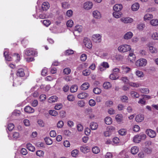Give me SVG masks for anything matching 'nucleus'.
Instances as JSON below:
<instances>
[{"label":"nucleus","instance_id":"obj_35","mask_svg":"<svg viewBox=\"0 0 158 158\" xmlns=\"http://www.w3.org/2000/svg\"><path fill=\"white\" fill-rule=\"evenodd\" d=\"M105 123L107 125H110L112 122L111 118L109 117H107L105 118Z\"/></svg>","mask_w":158,"mask_h":158},{"label":"nucleus","instance_id":"obj_37","mask_svg":"<svg viewBox=\"0 0 158 158\" xmlns=\"http://www.w3.org/2000/svg\"><path fill=\"white\" fill-rule=\"evenodd\" d=\"M133 141L135 143H139L140 142L141 139L139 135L135 136L133 139Z\"/></svg>","mask_w":158,"mask_h":158},{"label":"nucleus","instance_id":"obj_58","mask_svg":"<svg viewBox=\"0 0 158 158\" xmlns=\"http://www.w3.org/2000/svg\"><path fill=\"white\" fill-rule=\"evenodd\" d=\"M64 125V122L62 120L59 121L57 123V127L58 128H61Z\"/></svg>","mask_w":158,"mask_h":158},{"label":"nucleus","instance_id":"obj_7","mask_svg":"<svg viewBox=\"0 0 158 158\" xmlns=\"http://www.w3.org/2000/svg\"><path fill=\"white\" fill-rule=\"evenodd\" d=\"M24 56H30L35 55V53L33 51V50L31 48L26 49L24 51Z\"/></svg>","mask_w":158,"mask_h":158},{"label":"nucleus","instance_id":"obj_2","mask_svg":"<svg viewBox=\"0 0 158 158\" xmlns=\"http://www.w3.org/2000/svg\"><path fill=\"white\" fill-rule=\"evenodd\" d=\"M147 64L146 60L143 58L140 59L135 62V65L137 67H142L146 66Z\"/></svg>","mask_w":158,"mask_h":158},{"label":"nucleus","instance_id":"obj_23","mask_svg":"<svg viewBox=\"0 0 158 158\" xmlns=\"http://www.w3.org/2000/svg\"><path fill=\"white\" fill-rule=\"evenodd\" d=\"M8 52H6V51H4V55L6 60L10 61L12 60V58L8 54Z\"/></svg>","mask_w":158,"mask_h":158},{"label":"nucleus","instance_id":"obj_19","mask_svg":"<svg viewBox=\"0 0 158 158\" xmlns=\"http://www.w3.org/2000/svg\"><path fill=\"white\" fill-rule=\"evenodd\" d=\"M122 13L121 11H114L113 13V17L116 19H118L121 17Z\"/></svg>","mask_w":158,"mask_h":158},{"label":"nucleus","instance_id":"obj_31","mask_svg":"<svg viewBox=\"0 0 158 158\" xmlns=\"http://www.w3.org/2000/svg\"><path fill=\"white\" fill-rule=\"evenodd\" d=\"M27 148L30 151L34 152L35 150V147L32 146L30 143H28L27 144Z\"/></svg>","mask_w":158,"mask_h":158},{"label":"nucleus","instance_id":"obj_10","mask_svg":"<svg viewBox=\"0 0 158 158\" xmlns=\"http://www.w3.org/2000/svg\"><path fill=\"white\" fill-rule=\"evenodd\" d=\"M148 47L149 48V51L151 53H156L157 52L158 50L157 48L149 44L148 45Z\"/></svg>","mask_w":158,"mask_h":158},{"label":"nucleus","instance_id":"obj_40","mask_svg":"<svg viewBox=\"0 0 158 158\" xmlns=\"http://www.w3.org/2000/svg\"><path fill=\"white\" fill-rule=\"evenodd\" d=\"M135 74L139 77H142L144 76L143 73L142 71L139 70H137L135 72Z\"/></svg>","mask_w":158,"mask_h":158},{"label":"nucleus","instance_id":"obj_36","mask_svg":"<svg viewBox=\"0 0 158 158\" xmlns=\"http://www.w3.org/2000/svg\"><path fill=\"white\" fill-rule=\"evenodd\" d=\"M152 38L154 40H158V32H154L151 35Z\"/></svg>","mask_w":158,"mask_h":158},{"label":"nucleus","instance_id":"obj_32","mask_svg":"<svg viewBox=\"0 0 158 158\" xmlns=\"http://www.w3.org/2000/svg\"><path fill=\"white\" fill-rule=\"evenodd\" d=\"M139 151L138 148L136 146L132 147L131 149V152L133 154H136Z\"/></svg>","mask_w":158,"mask_h":158},{"label":"nucleus","instance_id":"obj_53","mask_svg":"<svg viewBox=\"0 0 158 158\" xmlns=\"http://www.w3.org/2000/svg\"><path fill=\"white\" fill-rule=\"evenodd\" d=\"M44 152L42 150H38L36 152V155L39 156H43L44 155Z\"/></svg>","mask_w":158,"mask_h":158},{"label":"nucleus","instance_id":"obj_50","mask_svg":"<svg viewBox=\"0 0 158 158\" xmlns=\"http://www.w3.org/2000/svg\"><path fill=\"white\" fill-rule=\"evenodd\" d=\"M93 92L96 94H99L101 92V90L98 88H95L93 89Z\"/></svg>","mask_w":158,"mask_h":158},{"label":"nucleus","instance_id":"obj_27","mask_svg":"<svg viewBox=\"0 0 158 158\" xmlns=\"http://www.w3.org/2000/svg\"><path fill=\"white\" fill-rule=\"evenodd\" d=\"M70 6V4L68 2H64L61 3L62 7L64 9L69 8Z\"/></svg>","mask_w":158,"mask_h":158},{"label":"nucleus","instance_id":"obj_15","mask_svg":"<svg viewBox=\"0 0 158 158\" xmlns=\"http://www.w3.org/2000/svg\"><path fill=\"white\" fill-rule=\"evenodd\" d=\"M89 127L92 130H95L97 129L98 127V125L96 122H91L90 123Z\"/></svg>","mask_w":158,"mask_h":158},{"label":"nucleus","instance_id":"obj_52","mask_svg":"<svg viewBox=\"0 0 158 158\" xmlns=\"http://www.w3.org/2000/svg\"><path fill=\"white\" fill-rule=\"evenodd\" d=\"M126 130L125 129H121L118 131L119 134L122 135H126Z\"/></svg>","mask_w":158,"mask_h":158},{"label":"nucleus","instance_id":"obj_21","mask_svg":"<svg viewBox=\"0 0 158 158\" xmlns=\"http://www.w3.org/2000/svg\"><path fill=\"white\" fill-rule=\"evenodd\" d=\"M139 7V4L137 2H136L132 5L131 7L132 11H136L138 10Z\"/></svg>","mask_w":158,"mask_h":158},{"label":"nucleus","instance_id":"obj_60","mask_svg":"<svg viewBox=\"0 0 158 158\" xmlns=\"http://www.w3.org/2000/svg\"><path fill=\"white\" fill-rule=\"evenodd\" d=\"M101 64L104 67L105 69L106 68H109V65L108 63L107 62H104Z\"/></svg>","mask_w":158,"mask_h":158},{"label":"nucleus","instance_id":"obj_54","mask_svg":"<svg viewBox=\"0 0 158 158\" xmlns=\"http://www.w3.org/2000/svg\"><path fill=\"white\" fill-rule=\"evenodd\" d=\"M89 105L91 106H94L96 104L95 101L93 99H90L89 102Z\"/></svg>","mask_w":158,"mask_h":158},{"label":"nucleus","instance_id":"obj_14","mask_svg":"<svg viewBox=\"0 0 158 158\" xmlns=\"http://www.w3.org/2000/svg\"><path fill=\"white\" fill-rule=\"evenodd\" d=\"M50 7V5L48 2H44L42 6V9L43 10H47Z\"/></svg>","mask_w":158,"mask_h":158},{"label":"nucleus","instance_id":"obj_43","mask_svg":"<svg viewBox=\"0 0 158 158\" xmlns=\"http://www.w3.org/2000/svg\"><path fill=\"white\" fill-rule=\"evenodd\" d=\"M122 69L124 72L127 73L130 72L131 69L127 67L126 66H123L122 67Z\"/></svg>","mask_w":158,"mask_h":158},{"label":"nucleus","instance_id":"obj_48","mask_svg":"<svg viewBox=\"0 0 158 158\" xmlns=\"http://www.w3.org/2000/svg\"><path fill=\"white\" fill-rule=\"evenodd\" d=\"M73 14V11L71 10H68L66 13V16L69 17H71Z\"/></svg>","mask_w":158,"mask_h":158},{"label":"nucleus","instance_id":"obj_25","mask_svg":"<svg viewBox=\"0 0 158 158\" xmlns=\"http://www.w3.org/2000/svg\"><path fill=\"white\" fill-rule=\"evenodd\" d=\"M150 24L153 26H158V20L156 19H152L150 22Z\"/></svg>","mask_w":158,"mask_h":158},{"label":"nucleus","instance_id":"obj_22","mask_svg":"<svg viewBox=\"0 0 158 158\" xmlns=\"http://www.w3.org/2000/svg\"><path fill=\"white\" fill-rule=\"evenodd\" d=\"M81 151L84 153H86L89 151V148L87 146H83L80 148Z\"/></svg>","mask_w":158,"mask_h":158},{"label":"nucleus","instance_id":"obj_57","mask_svg":"<svg viewBox=\"0 0 158 158\" xmlns=\"http://www.w3.org/2000/svg\"><path fill=\"white\" fill-rule=\"evenodd\" d=\"M82 73L84 75L87 76L90 74V72L89 69H86L83 71Z\"/></svg>","mask_w":158,"mask_h":158},{"label":"nucleus","instance_id":"obj_62","mask_svg":"<svg viewBox=\"0 0 158 158\" xmlns=\"http://www.w3.org/2000/svg\"><path fill=\"white\" fill-rule=\"evenodd\" d=\"M78 106L80 107H83L85 105V103L82 100H80L78 101L77 102Z\"/></svg>","mask_w":158,"mask_h":158},{"label":"nucleus","instance_id":"obj_47","mask_svg":"<svg viewBox=\"0 0 158 158\" xmlns=\"http://www.w3.org/2000/svg\"><path fill=\"white\" fill-rule=\"evenodd\" d=\"M144 24L143 23H140L137 25V28L139 30L142 31L145 27Z\"/></svg>","mask_w":158,"mask_h":158},{"label":"nucleus","instance_id":"obj_17","mask_svg":"<svg viewBox=\"0 0 158 158\" xmlns=\"http://www.w3.org/2000/svg\"><path fill=\"white\" fill-rule=\"evenodd\" d=\"M16 75L19 77H23L25 75L24 69H19L17 71Z\"/></svg>","mask_w":158,"mask_h":158},{"label":"nucleus","instance_id":"obj_9","mask_svg":"<svg viewBox=\"0 0 158 158\" xmlns=\"http://www.w3.org/2000/svg\"><path fill=\"white\" fill-rule=\"evenodd\" d=\"M146 134L150 137L154 138L156 135V132L151 129H148L146 131Z\"/></svg>","mask_w":158,"mask_h":158},{"label":"nucleus","instance_id":"obj_56","mask_svg":"<svg viewBox=\"0 0 158 158\" xmlns=\"http://www.w3.org/2000/svg\"><path fill=\"white\" fill-rule=\"evenodd\" d=\"M67 98L70 101H73L74 100V97L73 95L70 94L68 96Z\"/></svg>","mask_w":158,"mask_h":158},{"label":"nucleus","instance_id":"obj_63","mask_svg":"<svg viewBox=\"0 0 158 158\" xmlns=\"http://www.w3.org/2000/svg\"><path fill=\"white\" fill-rule=\"evenodd\" d=\"M71 70L69 68H66L64 69V73L67 75L70 73Z\"/></svg>","mask_w":158,"mask_h":158},{"label":"nucleus","instance_id":"obj_55","mask_svg":"<svg viewBox=\"0 0 158 158\" xmlns=\"http://www.w3.org/2000/svg\"><path fill=\"white\" fill-rule=\"evenodd\" d=\"M120 71L119 69L118 68H115L112 70V73L115 74L117 75V74Z\"/></svg>","mask_w":158,"mask_h":158},{"label":"nucleus","instance_id":"obj_28","mask_svg":"<svg viewBox=\"0 0 158 158\" xmlns=\"http://www.w3.org/2000/svg\"><path fill=\"white\" fill-rule=\"evenodd\" d=\"M103 87L105 89H108L110 88L111 86V84L109 82H106L103 84Z\"/></svg>","mask_w":158,"mask_h":158},{"label":"nucleus","instance_id":"obj_20","mask_svg":"<svg viewBox=\"0 0 158 158\" xmlns=\"http://www.w3.org/2000/svg\"><path fill=\"white\" fill-rule=\"evenodd\" d=\"M57 100L58 98L56 96H53L48 98V102L49 103H52L57 102Z\"/></svg>","mask_w":158,"mask_h":158},{"label":"nucleus","instance_id":"obj_5","mask_svg":"<svg viewBox=\"0 0 158 158\" xmlns=\"http://www.w3.org/2000/svg\"><path fill=\"white\" fill-rule=\"evenodd\" d=\"M93 4L91 2L87 1L84 3L83 8L85 9L89 10L93 7Z\"/></svg>","mask_w":158,"mask_h":158},{"label":"nucleus","instance_id":"obj_61","mask_svg":"<svg viewBox=\"0 0 158 158\" xmlns=\"http://www.w3.org/2000/svg\"><path fill=\"white\" fill-rule=\"evenodd\" d=\"M73 24V22L72 20H70L68 21L67 23V25L68 27H71Z\"/></svg>","mask_w":158,"mask_h":158},{"label":"nucleus","instance_id":"obj_49","mask_svg":"<svg viewBox=\"0 0 158 158\" xmlns=\"http://www.w3.org/2000/svg\"><path fill=\"white\" fill-rule=\"evenodd\" d=\"M43 23L44 26L48 27L51 24V22L48 19L44 20L43 21Z\"/></svg>","mask_w":158,"mask_h":158},{"label":"nucleus","instance_id":"obj_16","mask_svg":"<svg viewBox=\"0 0 158 158\" xmlns=\"http://www.w3.org/2000/svg\"><path fill=\"white\" fill-rule=\"evenodd\" d=\"M89 96L88 93L85 92H82L79 94L77 95V97L80 99H83Z\"/></svg>","mask_w":158,"mask_h":158},{"label":"nucleus","instance_id":"obj_30","mask_svg":"<svg viewBox=\"0 0 158 158\" xmlns=\"http://www.w3.org/2000/svg\"><path fill=\"white\" fill-rule=\"evenodd\" d=\"M77 89L78 87L77 85H73L70 88V91L71 93H75L77 91Z\"/></svg>","mask_w":158,"mask_h":158},{"label":"nucleus","instance_id":"obj_51","mask_svg":"<svg viewBox=\"0 0 158 158\" xmlns=\"http://www.w3.org/2000/svg\"><path fill=\"white\" fill-rule=\"evenodd\" d=\"M78 151L77 150L75 149L72 151L71 155L73 157H76L78 155Z\"/></svg>","mask_w":158,"mask_h":158},{"label":"nucleus","instance_id":"obj_6","mask_svg":"<svg viewBox=\"0 0 158 158\" xmlns=\"http://www.w3.org/2000/svg\"><path fill=\"white\" fill-rule=\"evenodd\" d=\"M120 20L122 22L125 24L131 23L133 21L132 18L129 17H123L121 18Z\"/></svg>","mask_w":158,"mask_h":158},{"label":"nucleus","instance_id":"obj_11","mask_svg":"<svg viewBox=\"0 0 158 158\" xmlns=\"http://www.w3.org/2000/svg\"><path fill=\"white\" fill-rule=\"evenodd\" d=\"M24 110L27 113H32L34 112V109L29 106H27L24 108Z\"/></svg>","mask_w":158,"mask_h":158},{"label":"nucleus","instance_id":"obj_12","mask_svg":"<svg viewBox=\"0 0 158 158\" xmlns=\"http://www.w3.org/2000/svg\"><path fill=\"white\" fill-rule=\"evenodd\" d=\"M144 116L143 115L139 114L136 115L135 117V121L137 122H141L143 121Z\"/></svg>","mask_w":158,"mask_h":158},{"label":"nucleus","instance_id":"obj_24","mask_svg":"<svg viewBox=\"0 0 158 158\" xmlns=\"http://www.w3.org/2000/svg\"><path fill=\"white\" fill-rule=\"evenodd\" d=\"M130 94L131 97L133 98H138L139 97V94L136 92L134 91H131Z\"/></svg>","mask_w":158,"mask_h":158},{"label":"nucleus","instance_id":"obj_4","mask_svg":"<svg viewBox=\"0 0 158 158\" xmlns=\"http://www.w3.org/2000/svg\"><path fill=\"white\" fill-rule=\"evenodd\" d=\"M93 40L96 43H99L102 40V35L98 34H94L92 35Z\"/></svg>","mask_w":158,"mask_h":158},{"label":"nucleus","instance_id":"obj_26","mask_svg":"<svg viewBox=\"0 0 158 158\" xmlns=\"http://www.w3.org/2000/svg\"><path fill=\"white\" fill-rule=\"evenodd\" d=\"M89 85L88 82H85L83 84L81 87V89L85 90L87 89L89 87Z\"/></svg>","mask_w":158,"mask_h":158},{"label":"nucleus","instance_id":"obj_29","mask_svg":"<svg viewBox=\"0 0 158 158\" xmlns=\"http://www.w3.org/2000/svg\"><path fill=\"white\" fill-rule=\"evenodd\" d=\"M82 30V27L80 25H77L74 28V33L76 32L80 33L81 32Z\"/></svg>","mask_w":158,"mask_h":158},{"label":"nucleus","instance_id":"obj_34","mask_svg":"<svg viewBox=\"0 0 158 158\" xmlns=\"http://www.w3.org/2000/svg\"><path fill=\"white\" fill-rule=\"evenodd\" d=\"M153 15L149 14H147L145 15L144 17V20L145 21L149 20L153 18Z\"/></svg>","mask_w":158,"mask_h":158},{"label":"nucleus","instance_id":"obj_45","mask_svg":"<svg viewBox=\"0 0 158 158\" xmlns=\"http://www.w3.org/2000/svg\"><path fill=\"white\" fill-rule=\"evenodd\" d=\"M109 77L110 79L112 80H115L117 79L118 78L117 75L115 74L112 73L110 75Z\"/></svg>","mask_w":158,"mask_h":158},{"label":"nucleus","instance_id":"obj_38","mask_svg":"<svg viewBox=\"0 0 158 158\" xmlns=\"http://www.w3.org/2000/svg\"><path fill=\"white\" fill-rule=\"evenodd\" d=\"M44 140L47 144L50 145L52 144V139L49 137H46Z\"/></svg>","mask_w":158,"mask_h":158},{"label":"nucleus","instance_id":"obj_46","mask_svg":"<svg viewBox=\"0 0 158 158\" xmlns=\"http://www.w3.org/2000/svg\"><path fill=\"white\" fill-rule=\"evenodd\" d=\"M123 116L122 114H118L115 117V119L117 121L121 122L122 120Z\"/></svg>","mask_w":158,"mask_h":158},{"label":"nucleus","instance_id":"obj_33","mask_svg":"<svg viewBox=\"0 0 158 158\" xmlns=\"http://www.w3.org/2000/svg\"><path fill=\"white\" fill-rule=\"evenodd\" d=\"M92 152L95 154H97L100 152V149L99 147L97 146H94L92 148Z\"/></svg>","mask_w":158,"mask_h":158},{"label":"nucleus","instance_id":"obj_44","mask_svg":"<svg viewBox=\"0 0 158 158\" xmlns=\"http://www.w3.org/2000/svg\"><path fill=\"white\" fill-rule=\"evenodd\" d=\"M120 100L123 102H127L128 98L127 96L123 95L121 97Z\"/></svg>","mask_w":158,"mask_h":158},{"label":"nucleus","instance_id":"obj_8","mask_svg":"<svg viewBox=\"0 0 158 158\" xmlns=\"http://www.w3.org/2000/svg\"><path fill=\"white\" fill-rule=\"evenodd\" d=\"M133 35V34L131 31H128L124 34L123 38L125 40H128L131 39Z\"/></svg>","mask_w":158,"mask_h":158},{"label":"nucleus","instance_id":"obj_3","mask_svg":"<svg viewBox=\"0 0 158 158\" xmlns=\"http://www.w3.org/2000/svg\"><path fill=\"white\" fill-rule=\"evenodd\" d=\"M83 42L85 47L89 49H91L92 47V42L91 40L87 38H85L84 39Z\"/></svg>","mask_w":158,"mask_h":158},{"label":"nucleus","instance_id":"obj_1","mask_svg":"<svg viewBox=\"0 0 158 158\" xmlns=\"http://www.w3.org/2000/svg\"><path fill=\"white\" fill-rule=\"evenodd\" d=\"M131 48V47L129 45L123 44L119 46L118 49L120 52H125L130 51Z\"/></svg>","mask_w":158,"mask_h":158},{"label":"nucleus","instance_id":"obj_39","mask_svg":"<svg viewBox=\"0 0 158 158\" xmlns=\"http://www.w3.org/2000/svg\"><path fill=\"white\" fill-rule=\"evenodd\" d=\"M139 90L142 93L148 94L149 92V89L147 88H141Z\"/></svg>","mask_w":158,"mask_h":158},{"label":"nucleus","instance_id":"obj_59","mask_svg":"<svg viewBox=\"0 0 158 158\" xmlns=\"http://www.w3.org/2000/svg\"><path fill=\"white\" fill-rule=\"evenodd\" d=\"M74 53V51L72 50L69 49L67 50L65 52V54L67 55H69Z\"/></svg>","mask_w":158,"mask_h":158},{"label":"nucleus","instance_id":"obj_13","mask_svg":"<svg viewBox=\"0 0 158 158\" xmlns=\"http://www.w3.org/2000/svg\"><path fill=\"white\" fill-rule=\"evenodd\" d=\"M123 6L121 4H116L113 7V10L114 11H121L122 9Z\"/></svg>","mask_w":158,"mask_h":158},{"label":"nucleus","instance_id":"obj_42","mask_svg":"<svg viewBox=\"0 0 158 158\" xmlns=\"http://www.w3.org/2000/svg\"><path fill=\"white\" fill-rule=\"evenodd\" d=\"M49 113L51 115L56 116L58 114L57 112L54 110H50L49 111Z\"/></svg>","mask_w":158,"mask_h":158},{"label":"nucleus","instance_id":"obj_64","mask_svg":"<svg viewBox=\"0 0 158 158\" xmlns=\"http://www.w3.org/2000/svg\"><path fill=\"white\" fill-rule=\"evenodd\" d=\"M62 107V105L61 103L56 104L55 106V109L56 110H59Z\"/></svg>","mask_w":158,"mask_h":158},{"label":"nucleus","instance_id":"obj_41","mask_svg":"<svg viewBox=\"0 0 158 158\" xmlns=\"http://www.w3.org/2000/svg\"><path fill=\"white\" fill-rule=\"evenodd\" d=\"M129 84L131 87H138L140 86V84L137 83H135L132 82H129Z\"/></svg>","mask_w":158,"mask_h":158},{"label":"nucleus","instance_id":"obj_18","mask_svg":"<svg viewBox=\"0 0 158 158\" xmlns=\"http://www.w3.org/2000/svg\"><path fill=\"white\" fill-rule=\"evenodd\" d=\"M93 16L96 19H100L101 17V14L97 10H94L93 13Z\"/></svg>","mask_w":158,"mask_h":158}]
</instances>
